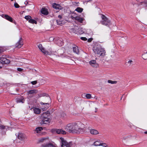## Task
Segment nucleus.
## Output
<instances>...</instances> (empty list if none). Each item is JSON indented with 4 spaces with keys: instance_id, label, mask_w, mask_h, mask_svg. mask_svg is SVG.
Wrapping results in <instances>:
<instances>
[{
    "instance_id": "f257e3e1",
    "label": "nucleus",
    "mask_w": 147,
    "mask_h": 147,
    "mask_svg": "<svg viewBox=\"0 0 147 147\" xmlns=\"http://www.w3.org/2000/svg\"><path fill=\"white\" fill-rule=\"evenodd\" d=\"M82 124L81 123H72L68 124L65 128L67 131L74 134H80L85 131L84 129L81 127Z\"/></svg>"
},
{
    "instance_id": "f03ea898",
    "label": "nucleus",
    "mask_w": 147,
    "mask_h": 147,
    "mask_svg": "<svg viewBox=\"0 0 147 147\" xmlns=\"http://www.w3.org/2000/svg\"><path fill=\"white\" fill-rule=\"evenodd\" d=\"M102 20L100 22L102 25L107 26H109L111 25V21L104 15H101Z\"/></svg>"
},
{
    "instance_id": "7ed1b4c3",
    "label": "nucleus",
    "mask_w": 147,
    "mask_h": 147,
    "mask_svg": "<svg viewBox=\"0 0 147 147\" xmlns=\"http://www.w3.org/2000/svg\"><path fill=\"white\" fill-rule=\"evenodd\" d=\"M61 140V147H71L72 146V143L71 142H70L68 143L66 140H65L63 138H60Z\"/></svg>"
},
{
    "instance_id": "20e7f679",
    "label": "nucleus",
    "mask_w": 147,
    "mask_h": 147,
    "mask_svg": "<svg viewBox=\"0 0 147 147\" xmlns=\"http://www.w3.org/2000/svg\"><path fill=\"white\" fill-rule=\"evenodd\" d=\"M17 136L18 139L22 141H24L27 138L26 136L22 133H19Z\"/></svg>"
},
{
    "instance_id": "39448f33",
    "label": "nucleus",
    "mask_w": 147,
    "mask_h": 147,
    "mask_svg": "<svg viewBox=\"0 0 147 147\" xmlns=\"http://www.w3.org/2000/svg\"><path fill=\"white\" fill-rule=\"evenodd\" d=\"M10 62V61L5 57L4 55L0 58V62L2 63L8 64Z\"/></svg>"
},
{
    "instance_id": "423d86ee",
    "label": "nucleus",
    "mask_w": 147,
    "mask_h": 147,
    "mask_svg": "<svg viewBox=\"0 0 147 147\" xmlns=\"http://www.w3.org/2000/svg\"><path fill=\"white\" fill-rule=\"evenodd\" d=\"M23 45V40L22 37L20 38L19 41L16 44L15 46L16 48H20Z\"/></svg>"
},
{
    "instance_id": "0eeeda50",
    "label": "nucleus",
    "mask_w": 147,
    "mask_h": 147,
    "mask_svg": "<svg viewBox=\"0 0 147 147\" xmlns=\"http://www.w3.org/2000/svg\"><path fill=\"white\" fill-rule=\"evenodd\" d=\"M38 48L40 50L42 51L43 53L46 55H49V52H48L47 51L45 50L44 48L43 47L41 44H39L37 45Z\"/></svg>"
},
{
    "instance_id": "6e6552de",
    "label": "nucleus",
    "mask_w": 147,
    "mask_h": 147,
    "mask_svg": "<svg viewBox=\"0 0 147 147\" xmlns=\"http://www.w3.org/2000/svg\"><path fill=\"white\" fill-rule=\"evenodd\" d=\"M101 48L100 47H98L96 46H95L93 47V51L94 53L96 54L99 55L100 51V49Z\"/></svg>"
},
{
    "instance_id": "1a4fd4ad",
    "label": "nucleus",
    "mask_w": 147,
    "mask_h": 147,
    "mask_svg": "<svg viewBox=\"0 0 147 147\" xmlns=\"http://www.w3.org/2000/svg\"><path fill=\"white\" fill-rule=\"evenodd\" d=\"M53 7L56 9H58L60 10L62 9L63 7H61L60 4H57L56 3H53L52 5Z\"/></svg>"
},
{
    "instance_id": "9d476101",
    "label": "nucleus",
    "mask_w": 147,
    "mask_h": 147,
    "mask_svg": "<svg viewBox=\"0 0 147 147\" xmlns=\"http://www.w3.org/2000/svg\"><path fill=\"white\" fill-rule=\"evenodd\" d=\"M89 63L91 65L94 67H97L98 66V64L96 63V61L94 60L89 61Z\"/></svg>"
},
{
    "instance_id": "9b49d317",
    "label": "nucleus",
    "mask_w": 147,
    "mask_h": 147,
    "mask_svg": "<svg viewBox=\"0 0 147 147\" xmlns=\"http://www.w3.org/2000/svg\"><path fill=\"white\" fill-rule=\"evenodd\" d=\"M41 147H57L56 146L53 144L51 143H49L47 144H44L42 145Z\"/></svg>"
},
{
    "instance_id": "f8f14e48",
    "label": "nucleus",
    "mask_w": 147,
    "mask_h": 147,
    "mask_svg": "<svg viewBox=\"0 0 147 147\" xmlns=\"http://www.w3.org/2000/svg\"><path fill=\"white\" fill-rule=\"evenodd\" d=\"M3 17L5 19L11 22H13V20L12 18L7 15L5 14L4 15H3Z\"/></svg>"
},
{
    "instance_id": "ddd939ff",
    "label": "nucleus",
    "mask_w": 147,
    "mask_h": 147,
    "mask_svg": "<svg viewBox=\"0 0 147 147\" xmlns=\"http://www.w3.org/2000/svg\"><path fill=\"white\" fill-rule=\"evenodd\" d=\"M41 13L44 15H47L48 14L49 12L47 9L45 8H42L41 10Z\"/></svg>"
},
{
    "instance_id": "4468645a",
    "label": "nucleus",
    "mask_w": 147,
    "mask_h": 147,
    "mask_svg": "<svg viewBox=\"0 0 147 147\" xmlns=\"http://www.w3.org/2000/svg\"><path fill=\"white\" fill-rule=\"evenodd\" d=\"M43 129L42 128V127H38L36 128L34 130V133L37 135V134H38L40 133L41 131Z\"/></svg>"
},
{
    "instance_id": "2eb2a0df",
    "label": "nucleus",
    "mask_w": 147,
    "mask_h": 147,
    "mask_svg": "<svg viewBox=\"0 0 147 147\" xmlns=\"http://www.w3.org/2000/svg\"><path fill=\"white\" fill-rule=\"evenodd\" d=\"M56 132L58 134H65L66 133L65 131L61 129H56Z\"/></svg>"
},
{
    "instance_id": "dca6fc26",
    "label": "nucleus",
    "mask_w": 147,
    "mask_h": 147,
    "mask_svg": "<svg viewBox=\"0 0 147 147\" xmlns=\"http://www.w3.org/2000/svg\"><path fill=\"white\" fill-rule=\"evenodd\" d=\"M38 92V91L36 90H30L27 92L28 95L32 94H36Z\"/></svg>"
},
{
    "instance_id": "f3484780",
    "label": "nucleus",
    "mask_w": 147,
    "mask_h": 147,
    "mask_svg": "<svg viewBox=\"0 0 147 147\" xmlns=\"http://www.w3.org/2000/svg\"><path fill=\"white\" fill-rule=\"evenodd\" d=\"M9 128L7 126H5L0 124V129L4 131H7Z\"/></svg>"
},
{
    "instance_id": "a211bd4d",
    "label": "nucleus",
    "mask_w": 147,
    "mask_h": 147,
    "mask_svg": "<svg viewBox=\"0 0 147 147\" xmlns=\"http://www.w3.org/2000/svg\"><path fill=\"white\" fill-rule=\"evenodd\" d=\"M16 102L17 103L22 102L24 103L25 101L24 99L22 97L20 98H17L16 99Z\"/></svg>"
},
{
    "instance_id": "6ab92c4d",
    "label": "nucleus",
    "mask_w": 147,
    "mask_h": 147,
    "mask_svg": "<svg viewBox=\"0 0 147 147\" xmlns=\"http://www.w3.org/2000/svg\"><path fill=\"white\" fill-rule=\"evenodd\" d=\"M34 113L36 114H38L40 113V110L38 108L34 107L33 108Z\"/></svg>"
},
{
    "instance_id": "aec40b11",
    "label": "nucleus",
    "mask_w": 147,
    "mask_h": 147,
    "mask_svg": "<svg viewBox=\"0 0 147 147\" xmlns=\"http://www.w3.org/2000/svg\"><path fill=\"white\" fill-rule=\"evenodd\" d=\"M41 119H42V121L41 123H42L47 124L49 123V119L48 117Z\"/></svg>"
},
{
    "instance_id": "412c9836",
    "label": "nucleus",
    "mask_w": 147,
    "mask_h": 147,
    "mask_svg": "<svg viewBox=\"0 0 147 147\" xmlns=\"http://www.w3.org/2000/svg\"><path fill=\"white\" fill-rule=\"evenodd\" d=\"M90 133L92 135H96L99 134L98 131L94 129H91L90 130Z\"/></svg>"
},
{
    "instance_id": "4be33fe9",
    "label": "nucleus",
    "mask_w": 147,
    "mask_h": 147,
    "mask_svg": "<svg viewBox=\"0 0 147 147\" xmlns=\"http://www.w3.org/2000/svg\"><path fill=\"white\" fill-rule=\"evenodd\" d=\"M73 51L74 53H76L77 54H79V51L78 47L77 46H75L74 47H73Z\"/></svg>"
},
{
    "instance_id": "5701e85b",
    "label": "nucleus",
    "mask_w": 147,
    "mask_h": 147,
    "mask_svg": "<svg viewBox=\"0 0 147 147\" xmlns=\"http://www.w3.org/2000/svg\"><path fill=\"white\" fill-rule=\"evenodd\" d=\"M99 53L100 56H104L105 55L106 52L104 49L101 48Z\"/></svg>"
},
{
    "instance_id": "b1692460",
    "label": "nucleus",
    "mask_w": 147,
    "mask_h": 147,
    "mask_svg": "<svg viewBox=\"0 0 147 147\" xmlns=\"http://www.w3.org/2000/svg\"><path fill=\"white\" fill-rule=\"evenodd\" d=\"M48 113L47 112L44 113L41 115V119H42L46 118H47L48 116Z\"/></svg>"
},
{
    "instance_id": "393cba45",
    "label": "nucleus",
    "mask_w": 147,
    "mask_h": 147,
    "mask_svg": "<svg viewBox=\"0 0 147 147\" xmlns=\"http://www.w3.org/2000/svg\"><path fill=\"white\" fill-rule=\"evenodd\" d=\"M75 20L78 21V22L82 23L84 20V19L83 18H80L79 17H76Z\"/></svg>"
},
{
    "instance_id": "a878e982",
    "label": "nucleus",
    "mask_w": 147,
    "mask_h": 147,
    "mask_svg": "<svg viewBox=\"0 0 147 147\" xmlns=\"http://www.w3.org/2000/svg\"><path fill=\"white\" fill-rule=\"evenodd\" d=\"M101 143L100 142V141H97L94 142L93 144L96 146H100Z\"/></svg>"
},
{
    "instance_id": "bb28decb",
    "label": "nucleus",
    "mask_w": 147,
    "mask_h": 147,
    "mask_svg": "<svg viewBox=\"0 0 147 147\" xmlns=\"http://www.w3.org/2000/svg\"><path fill=\"white\" fill-rule=\"evenodd\" d=\"M83 9L81 8L78 7L75 9V11H77L78 12L81 13Z\"/></svg>"
},
{
    "instance_id": "cd10ccee",
    "label": "nucleus",
    "mask_w": 147,
    "mask_h": 147,
    "mask_svg": "<svg viewBox=\"0 0 147 147\" xmlns=\"http://www.w3.org/2000/svg\"><path fill=\"white\" fill-rule=\"evenodd\" d=\"M28 22L32 24H37V22L34 20L32 19L31 18L30 20H29L28 21Z\"/></svg>"
},
{
    "instance_id": "c85d7f7f",
    "label": "nucleus",
    "mask_w": 147,
    "mask_h": 147,
    "mask_svg": "<svg viewBox=\"0 0 147 147\" xmlns=\"http://www.w3.org/2000/svg\"><path fill=\"white\" fill-rule=\"evenodd\" d=\"M142 58L144 60L147 59V52L144 53L142 55Z\"/></svg>"
},
{
    "instance_id": "c756f323",
    "label": "nucleus",
    "mask_w": 147,
    "mask_h": 147,
    "mask_svg": "<svg viewBox=\"0 0 147 147\" xmlns=\"http://www.w3.org/2000/svg\"><path fill=\"white\" fill-rule=\"evenodd\" d=\"M46 139V138H41L40 139L38 140V142H43V141Z\"/></svg>"
},
{
    "instance_id": "7c9ffc66",
    "label": "nucleus",
    "mask_w": 147,
    "mask_h": 147,
    "mask_svg": "<svg viewBox=\"0 0 147 147\" xmlns=\"http://www.w3.org/2000/svg\"><path fill=\"white\" fill-rule=\"evenodd\" d=\"M108 82L109 83H111V84H116L117 82L116 81H113L109 80H108Z\"/></svg>"
},
{
    "instance_id": "2f4dec72",
    "label": "nucleus",
    "mask_w": 147,
    "mask_h": 147,
    "mask_svg": "<svg viewBox=\"0 0 147 147\" xmlns=\"http://www.w3.org/2000/svg\"><path fill=\"white\" fill-rule=\"evenodd\" d=\"M48 96V94H46L45 93H43L41 94H40L38 95L39 97H41L42 96Z\"/></svg>"
},
{
    "instance_id": "473e14b6",
    "label": "nucleus",
    "mask_w": 147,
    "mask_h": 147,
    "mask_svg": "<svg viewBox=\"0 0 147 147\" xmlns=\"http://www.w3.org/2000/svg\"><path fill=\"white\" fill-rule=\"evenodd\" d=\"M61 20H57L56 21L57 24L59 25H60L61 24H62V23Z\"/></svg>"
},
{
    "instance_id": "72a5a7b5",
    "label": "nucleus",
    "mask_w": 147,
    "mask_h": 147,
    "mask_svg": "<svg viewBox=\"0 0 147 147\" xmlns=\"http://www.w3.org/2000/svg\"><path fill=\"white\" fill-rule=\"evenodd\" d=\"M133 61L131 60H129L127 62V65L129 66L132 64Z\"/></svg>"
},
{
    "instance_id": "f704fd0d",
    "label": "nucleus",
    "mask_w": 147,
    "mask_h": 147,
    "mask_svg": "<svg viewBox=\"0 0 147 147\" xmlns=\"http://www.w3.org/2000/svg\"><path fill=\"white\" fill-rule=\"evenodd\" d=\"M32 18L31 17L29 16H26L25 17V18L27 20H29L31 19Z\"/></svg>"
},
{
    "instance_id": "c9c22d12",
    "label": "nucleus",
    "mask_w": 147,
    "mask_h": 147,
    "mask_svg": "<svg viewBox=\"0 0 147 147\" xmlns=\"http://www.w3.org/2000/svg\"><path fill=\"white\" fill-rule=\"evenodd\" d=\"M86 97L88 99H90L91 98V95L90 94H88L86 95Z\"/></svg>"
},
{
    "instance_id": "e433bc0d",
    "label": "nucleus",
    "mask_w": 147,
    "mask_h": 147,
    "mask_svg": "<svg viewBox=\"0 0 147 147\" xmlns=\"http://www.w3.org/2000/svg\"><path fill=\"white\" fill-rule=\"evenodd\" d=\"M141 4H144L145 5V6L146 7H147V1H145L143 2H141Z\"/></svg>"
},
{
    "instance_id": "4c0bfd02",
    "label": "nucleus",
    "mask_w": 147,
    "mask_h": 147,
    "mask_svg": "<svg viewBox=\"0 0 147 147\" xmlns=\"http://www.w3.org/2000/svg\"><path fill=\"white\" fill-rule=\"evenodd\" d=\"M14 6L16 8H19L20 7V6H19L18 4L17 3H14Z\"/></svg>"
},
{
    "instance_id": "58836bf2",
    "label": "nucleus",
    "mask_w": 147,
    "mask_h": 147,
    "mask_svg": "<svg viewBox=\"0 0 147 147\" xmlns=\"http://www.w3.org/2000/svg\"><path fill=\"white\" fill-rule=\"evenodd\" d=\"M80 39L86 41V40L87 39L85 37H81Z\"/></svg>"
},
{
    "instance_id": "ea45409f",
    "label": "nucleus",
    "mask_w": 147,
    "mask_h": 147,
    "mask_svg": "<svg viewBox=\"0 0 147 147\" xmlns=\"http://www.w3.org/2000/svg\"><path fill=\"white\" fill-rule=\"evenodd\" d=\"M37 83L36 81H34L31 82V84L33 85H35Z\"/></svg>"
},
{
    "instance_id": "a19ab883",
    "label": "nucleus",
    "mask_w": 147,
    "mask_h": 147,
    "mask_svg": "<svg viewBox=\"0 0 147 147\" xmlns=\"http://www.w3.org/2000/svg\"><path fill=\"white\" fill-rule=\"evenodd\" d=\"M107 144L106 143H101V144L100 145V146H102L103 147H105L106 146V145Z\"/></svg>"
},
{
    "instance_id": "79ce46f5",
    "label": "nucleus",
    "mask_w": 147,
    "mask_h": 147,
    "mask_svg": "<svg viewBox=\"0 0 147 147\" xmlns=\"http://www.w3.org/2000/svg\"><path fill=\"white\" fill-rule=\"evenodd\" d=\"M58 17V18L59 19V20H61V19H62V16L61 15H59Z\"/></svg>"
},
{
    "instance_id": "37998d69",
    "label": "nucleus",
    "mask_w": 147,
    "mask_h": 147,
    "mask_svg": "<svg viewBox=\"0 0 147 147\" xmlns=\"http://www.w3.org/2000/svg\"><path fill=\"white\" fill-rule=\"evenodd\" d=\"M17 70L19 71H21L23 70V69L21 68H17Z\"/></svg>"
},
{
    "instance_id": "c03bdc74",
    "label": "nucleus",
    "mask_w": 147,
    "mask_h": 147,
    "mask_svg": "<svg viewBox=\"0 0 147 147\" xmlns=\"http://www.w3.org/2000/svg\"><path fill=\"white\" fill-rule=\"evenodd\" d=\"M69 18L73 20H75V17H74L73 16H71Z\"/></svg>"
},
{
    "instance_id": "a18cd8bd",
    "label": "nucleus",
    "mask_w": 147,
    "mask_h": 147,
    "mask_svg": "<svg viewBox=\"0 0 147 147\" xmlns=\"http://www.w3.org/2000/svg\"><path fill=\"white\" fill-rule=\"evenodd\" d=\"M40 104L41 105H44L45 104H46V105H49V104L48 103V102H47V103H43V102H41L40 103Z\"/></svg>"
},
{
    "instance_id": "49530a36",
    "label": "nucleus",
    "mask_w": 147,
    "mask_h": 147,
    "mask_svg": "<svg viewBox=\"0 0 147 147\" xmlns=\"http://www.w3.org/2000/svg\"><path fill=\"white\" fill-rule=\"evenodd\" d=\"M92 38H89L88 39V41L89 42H90L92 41Z\"/></svg>"
},
{
    "instance_id": "de8ad7c7",
    "label": "nucleus",
    "mask_w": 147,
    "mask_h": 147,
    "mask_svg": "<svg viewBox=\"0 0 147 147\" xmlns=\"http://www.w3.org/2000/svg\"><path fill=\"white\" fill-rule=\"evenodd\" d=\"M24 4H25L26 5H26H28L29 4H28V2L27 1H26L25 2V3H24Z\"/></svg>"
},
{
    "instance_id": "09e8293b",
    "label": "nucleus",
    "mask_w": 147,
    "mask_h": 147,
    "mask_svg": "<svg viewBox=\"0 0 147 147\" xmlns=\"http://www.w3.org/2000/svg\"><path fill=\"white\" fill-rule=\"evenodd\" d=\"M130 136H127L125 138V137H124L123 138H124V139L127 138H129Z\"/></svg>"
},
{
    "instance_id": "8fccbe9b",
    "label": "nucleus",
    "mask_w": 147,
    "mask_h": 147,
    "mask_svg": "<svg viewBox=\"0 0 147 147\" xmlns=\"http://www.w3.org/2000/svg\"><path fill=\"white\" fill-rule=\"evenodd\" d=\"M2 51L3 50L2 49H0V53H1L2 52Z\"/></svg>"
},
{
    "instance_id": "3c124183",
    "label": "nucleus",
    "mask_w": 147,
    "mask_h": 147,
    "mask_svg": "<svg viewBox=\"0 0 147 147\" xmlns=\"http://www.w3.org/2000/svg\"><path fill=\"white\" fill-rule=\"evenodd\" d=\"M144 134H147V131H146L145 132H144Z\"/></svg>"
},
{
    "instance_id": "603ef678",
    "label": "nucleus",
    "mask_w": 147,
    "mask_h": 147,
    "mask_svg": "<svg viewBox=\"0 0 147 147\" xmlns=\"http://www.w3.org/2000/svg\"><path fill=\"white\" fill-rule=\"evenodd\" d=\"M48 98L49 100H50V98L49 97H48Z\"/></svg>"
},
{
    "instance_id": "864d4df0",
    "label": "nucleus",
    "mask_w": 147,
    "mask_h": 147,
    "mask_svg": "<svg viewBox=\"0 0 147 147\" xmlns=\"http://www.w3.org/2000/svg\"><path fill=\"white\" fill-rule=\"evenodd\" d=\"M105 147H109V146L107 145H106V146H105Z\"/></svg>"
},
{
    "instance_id": "5fc2aeb1",
    "label": "nucleus",
    "mask_w": 147,
    "mask_h": 147,
    "mask_svg": "<svg viewBox=\"0 0 147 147\" xmlns=\"http://www.w3.org/2000/svg\"><path fill=\"white\" fill-rule=\"evenodd\" d=\"M63 44V43L62 42H61V45H62Z\"/></svg>"
},
{
    "instance_id": "6e6d98bb",
    "label": "nucleus",
    "mask_w": 147,
    "mask_h": 147,
    "mask_svg": "<svg viewBox=\"0 0 147 147\" xmlns=\"http://www.w3.org/2000/svg\"><path fill=\"white\" fill-rule=\"evenodd\" d=\"M11 1H13L14 0H11Z\"/></svg>"
}]
</instances>
